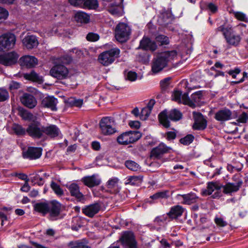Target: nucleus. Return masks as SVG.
<instances>
[{
  "label": "nucleus",
  "mask_w": 248,
  "mask_h": 248,
  "mask_svg": "<svg viewBox=\"0 0 248 248\" xmlns=\"http://www.w3.org/2000/svg\"><path fill=\"white\" fill-rule=\"evenodd\" d=\"M242 168H243L242 164H241V166L239 168H237V167H234L232 165H230V164H228V165L227 166V170L231 173L233 172L234 170H236L237 171H240L242 170Z\"/></svg>",
  "instance_id": "0e129e2a"
},
{
  "label": "nucleus",
  "mask_w": 248,
  "mask_h": 248,
  "mask_svg": "<svg viewBox=\"0 0 248 248\" xmlns=\"http://www.w3.org/2000/svg\"><path fill=\"white\" fill-rule=\"evenodd\" d=\"M19 55L15 52H11L0 55V64L11 66L16 63Z\"/></svg>",
  "instance_id": "4468645a"
},
{
  "label": "nucleus",
  "mask_w": 248,
  "mask_h": 248,
  "mask_svg": "<svg viewBox=\"0 0 248 248\" xmlns=\"http://www.w3.org/2000/svg\"><path fill=\"white\" fill-rule=\"evenodd\" d=\"M214 221L216 225L219 227H224L227 225V222L221 217H216Z\"/></svg>",
  "instance_id": "4d7b16f0"
},
{
  "label": "nucleus",
  "mask_w": 248,
  "mask_h": 248,
  "mask_svg": "<svg viewBox=\"0 0 248 248\" xmlns=\"http://www.w3.org/2000/svg\"><path fill=\"white\" fill-rule=\"evenodd\" d=\"M194 123L193 124V128L194 130H202L206 128L207 126V121L204 118L203 115L200 113L194 112Z\"/></svg>",
  "instance_id": "dca6fc26"
},
{
  "label": "nucleus",
  "mask_w": 248,
  "mask_h": 248,
  "mask_svg": "<svg viewBox=\"0 0 248 248\" xmlns=\"http://www.w3.org/2000/svg\"><path fill=\"white\" fill-rule=\"evenodd\" d=\"M86 39L88 41L94 42L99 39V36L97 33L90 32L87 35Z\"/></svg>",
  "instance_id": "6e6d98bb"
},
{
  "label": "nucleus",
  "mask_w": 248,
  "mask_h": 248,
  "mask_svg": "<svg viewBox=\"0 0 248 248\" xmlns=\"http://www.w3.org/2000/svg\"><path fill=\"white\" fill-rule=\"evenodd\" d=\"M27 133L34 139H40L43 137V125L38 122L31 123L27 128Z\"/></svg>",
  "instance_id": "9d476101"
},
{
  "label": "nucleus",
  "mask_w": 248,
  "mask_h": 248,
  "mask_svg": "<svg viewBox=\"0 0 248 248\" xmlns=\"http://www.w3.org/2000/svg\"><path fill=\"white\" fill-rule=\"evenodd\" d=\"M194 139V137L192 134H188L185 137L181 138L179 141L185 145H188L192 143Z\"/></svg>",
  "instance_id": "de8ad7c7"
},
{
  "label": "nucleus",
  "mask_w": 248,
  "mask_h": 248,
  "mask_svg": "<svg viewBox=\"0 0 248 248\" xmlns=\"http://www.w3.org/2000/svg\"><path fill=\"white\" fill-rule=\"evenodd\" d=\"M243 184L242 180H238L236 183H227L225 185H221L223 188V192L225 194H230L239 190Z\"/></svg>",
  "instance_id": "aec40b11"
},
{
  "label": "nucleus",
  "mask_w": 248,
  "mask_h": 248,
  "mask_svg": "<svg viewBox=\"0 0 248 248\" xmlns=\"http://www.w3.org/2000/svg\"><path fill=\"white\" fill-rule=\"evenodd\" d=\"M50 187L57 196H61L63 195V190L56 183L52 181L50 184Z\"/></svg>",
  "instance_id": "37998d69"
},
{
  "label": "nucleus",
  "mask_w": 248,
  "mask_h": 248,
  "mask_svg": "<svg viewBox=\"0 0 248 248\" xmlns=\"http://www.w3.org/2000/svg\"><path fill=\"white\" fill-rule=\"evenodd\" d=\"M22 42L28 49H32L37 46L38 44L37 39L34 35H28L25 37L23 39Z\"/></svg>",
  "instance_id": "c756f323"
},
{
  "label": "nucleus",
  "mask_w": 248,
  "mask_h": 248,
  "mask_svg": "<svg viewBox=\"0 0 248 248\" xmlns=\"http://www.w3.org/2000/svg\"><path fill=\"white\" fill-rule=\"evenodd\" d=\"M207 7L212 14H214L217 12V6L213 3H209L207 5Z\"/></svg>",
  "instance_id": "052dcab7"
},
{
  "label": "nucleus",
  "mask_w": 248,
  "mask_h": 248,
  "mask_svg": "<svg viewBox=\"0 0 248 248\" xmlns=\"http://www.w3.org/2000/svg\"><path fill=\"white\" fill-rule=\"evenodd\" d=\"M8 91L3 88H0V102H3L9 98Z\"/></svg>",
  "instance_id": "603ef678"
},
{
  "label": "nucleus",
  "mask_w": 248,
  "mask_h": 248,
  "mask_svg": "<svg viewBox=\"0 0 248 248\" xmlns=\"http://www.w3.org/2000/svg\"><path fill=\"white\" fill-rule=\"evenodd\" d=\"M171 151L172 148L170 147L167 146L165 144L161 142L152 150L151 157L155 159H160L164 154L170 153Z\"/></svg>",
  "instance_id": "ddd939ff"
},
{
  "label": "nucleus",
  "mask_w": 248,
  "mask_h": 248,
  "mask_svg": "<svg viewBox=\"0 0 248 248\" xmlns=\"http://www.w3.org/2000/svg\"><path fill=\"white\" fill-rule=\"evenodd\" d=\"M26 78L29 80L35 82L42 81V77H40L38 74L34 71H31L30 74L26 75Z\"/></svg>",
  "instance_id": "a19ab883"
},
{
  "label": "nucleus",
  "mask_w": 248,
  "mask_h": 248,
  "mask_svg": "<svg viewBox=\"0 0 248 248\" xmlns=\"http://www.w3.org/2000/svg\"><path fill=\"white\" fill-rule=\"evenodd\" d=\"M177 197H181L183 201L181 203L185 205H191L196 203L199 198L193 192H190L186 194H178Z\"/></svg>",
  "instance_id": "4be33fe9"
},
{
  "label": "nucleus",
  "mask_w": 248,
  "mask_h": 248,
  "mask_svg": "<svg viewBox=\"0 0 248 248\" xmlns=\"http://www.w3.org/2000/svg\"><path fill=\"white\" fill-rule=\"evenodd\" d=\"M12 129L18 136H24L27 133V129L18 124H14L12 126Z\"/></svg>",
  "instance_id": "4c0bfd02"
},
{
  "label": "nucleus",
  "mask_w": 248,
  "mask_h": 248,
  "mask_svg": "<svg viewBox=\"0 0 248 248\" xmlns=\"http://www.w3.org/2000/svg\"><path fill=\"white\" fill-rule=\"evenodd\" d=\"M240 72L241 70L239 68L236 67L234 70H230L228 71V74L231 76L233 78H236V76Z\"/></svg>",
  "instance_id": "680f3d73"
},
{
  "label": "nucleus",
  "mask_w": 248,
  "mask_h": 248,
  "mask_svg": "<svg viewBox=\"0 0 248 248\" xmlns=\"http://www.w3.org/2000/svg\"><path fill=\"white\" fill-rule=\"evenodd\" d=\"M31 181L33 183V185L37 184L39 186H43L44 183L43 178L37 174H35L34 175L31 177Z\"/></svg>",
  "instance_id": "a18cd8bd"
},
{
  "label": "nucleus",
  "mask_w": 248,
  "mask_h": 248,
  "mask_svg": "<svg viewBox=\"0 0 248 248\" xmlns=\"http://www.w3.org/2000/svg\"><path fill=\"white\" fill-rule=\"evenodd\" d=\"M170 78H167L160 81V86L162 92H165L170 85Z\"/></svg>",
  "instance_id": "09e8293b"
},
{
  "label": "nucleus",
  "mask_w": 248,
  "mask_h": 248,
  "mask_svg": "<svg viewBox=\"0 0 248 248\" xmlns=\"http://www.w3.org/2000/svg\"><path fill=\"white\" fill-rule=\"evenodd\" d=\"M101 205L98 202L85 206L82 208V213L89 217H93L100 210Z\"/></svg>",
  "instance_id": "6ab92c4d"
},
{
  "label": "nucleus",
  "mask_w": 248,
  "mask_h": 248,
  "mask_svg": "<svg viewBox=\"0 0 248 248\" xmlns=\"http://www.w3.org/2000/svg\"><path fill=\"white\" fill-rule=\"evenodd\" d=\"M58 100L53 96H47L42 101L41 105L43 107L49 108L52 111L57 110L56 105Z\"/></svg>",
  "instance_id": "cd10ccee"
},
{
  "label": "nucleus",
  "mask_w": 248,
  "mask_h": 248,
  "mask_svg": "<svg viewBox=\"0 0 248 248\" xmlns=\"http://www.w3.org/2000/svg\"><path fill=\"white\" fill-rule=\"evenodd\" d=\"M232 13L233 14L234 17L237 20L245 22H248L247 16L243 12L233 11Z\"/></svg>",
  "instance_id": "49530a36"
},
{
  "label": "nucleus",
  "mask_w": 248,
  "mask_h": 248,
  "mask_svg": "<svg viewBox=\"0 0 248 248\" xmlns=\"http://www.w3.org/2000/svg\"><path fill=\"white\" fill-rule=\"evenodd\" d=\"M137 78V74L135 72L130 71L127 73L126 76V79L130 81H134Z\"/></svg>",
  "instance_id": "13d9d810"
},
{
  "label": "nucleus",
  "mask_w": 248,
  "mask_h": 248,
  "mask_svg": "<svg viewBox=\"0 0 248 248\" xmlns=\"http://www.w3.org/2000/svg\"><path fill=\"white\" fill-rule=\"evenodd\" d=\"M124 164L127 169L132 171H138L140 169V165L132 160H126Z\"/></svg>",
  "instance_id": "ea45409f"
},
{
  "label": "nucleus",
  "mask_w": 248,
  "mask_h": 248,
  "mask_svg": "<svg viewBox=\"0 0 248 248\" xmlns=\"http://www.w3.org/2000/svg\"><path fill=\"white\" fill-rule=\"evenodd\" d=\"M18 111L19 115L24 120H31L32 117V114L23 108H19Z\"/></svg>",
  "instance_id": "c03bdc74"
},
{
  "label": "nucleus",
  "mask_w": 248,
  "mask_h": 248,
  "mask_svg": "<svg viewBox=\"0 0 248 248\" xmlns=\"http://www.w3.org/2000/svg\"><path fill=\"white\" fill-rule=\"evenodd\" d=\"M130 33V28L126 24L120 23L116 27L115 37L118 42L124 43L128 40Z\"/></svg>",
  "instance_id": "0eeeda50"
},
{
  "label": "nucleus",
  "mask_w": 248,
  "mask_h": 248,
  "mask_svg": "<svg viewBox=\"0 0 248 248\" xmlns=\"http://www.w3.org/2000/svg\"><path fill=\"white\" fill-rule=\"evenodd\" d=\"M67 104L72 107H80L83 104V100L71 97L67 100Z\"/></svg>",
  "instance_id": "79ce46f5"
},
{
  "label": "nucleus",
  "mask_w": 248,
  "mask_h": 248,
  "mask_svg": "<svg viewBox=\"0 0 248 248\" xmlns=\"http://www.w3.org/2000/svg\"><path fill=\"white\" fill-rule=\"evenodd\" d=\"M202 98V93L201 91L196 92L191 95V99L196 103H199Z\"/></svg>",
  "instance_id": "5fc2aeb1"
},
{
  "label": "nucleus",
  "mask_w": 248,
  "mask_h": 248,
  "mask_svg": "<svg viewBox=\"0 0 248 248\" xmlns=\"http://www.w3.org/2000/svg\"><path fill=\"white\" fill-rule=\"evenodd\" d=\"M141 177L139 176H129L127 178L125 184H129L133 186H138L141 183Z\"/></svg>",
  "instance_id": "f704fd0d"
},
{
  "label": "nucleus",
  "mask_w": 248,
  "mask_h": 248,
  "mask_svg": "<svg viewBox=\"0 0 248 248\" xmlns=\"http://www.w3.org/2000/svg\"><path fill=\"white\" fill-rule=\"evenodd\" d=\"M21 103L29 108H33L37 105L36 98L31 94L24 93L20 98Z\"/></svg>",
  "instance_id": "f3484780"
},
{
  "label": "nucleus",
  "mask_w": 248,
  "mask_h": 248,
  "mask_svg": "<svg viewBox=\"0 0 248 248\" xmlns=\"http://www.w3.org/2000/svg\"><path fill=\"white\" fill-rule=\"evenodd\" d=\"M232 116V111L228 108H224L217 111L215 115V119L219 122H225L231 119Z\"/></svg>",
  "instance_id": "5701e85b"
},
{
  "label": "nucleus",
  "mask_w": 248,
  "mask_h": 248,
  "mask_svg": "<svg viewBox=\"0 0 248 248\" xmlns=\"http://www.w3.org/2000/svg\"><path fill=\"white\" fill-rule=\"evenodd\" d=\"M118 241V243H121L124 248H138L135 235L131 231L123 232Z\"/></svg>",
  "instance_id": "6e6552de"
},
{
  "label": "nucleus",
  "mask_w": 248,
  "mask_h": 248,
  "mask_svg": "<svg viewBox=\"0 0 248 248\" xmlns=\"http://www.w3.org/2000/svg\"><path fill=\"white\" fill-rule=\"evenodd\" d=\"M166 139L168 140H174L176 137V133L173 131H168L166 133Z\"/></svg>",
  "instance_id": "774afa93"
},
{
  "label": "nucleus",
  "mask_w": 248,
  "mask_h": 248,
  "mask_svg": "<svg viewBox=\"0 0 248 248\" xmlns=\"http://www.w3.org/2000/svg\"><path fill=\"white\" fill-rule=\"evenodd\" d=\"M141 134L137 131H129L123 133L117 138V141L121 145H128L138 140Z\"/></svg>",
  "instance_id": "423d86ee"
},
{
  "label": "nucleus",
  "mask_w": 248,
  "mask_h": 248,
  "mask_svg": "<svg viewBox=\"0 0 248 248\" xmlns=\"http://www.w3.org/2000/svg\"><path fill=\"white\" fill-rule=\"evenodd\" d=\"M222 188L221 185H220L217 182H210L207 183V189L202 191L203 195H211L215 190H219Z\"/></svg>",
  "instance_id": "c85d7f7f"
},
{
  "label": "nucleus",
  "mask_w": 248,
  "mask_h": 248,
  "mask_svg": "<svg viewBox=\"0 0 248 248\" xmlns=\"http://www.w3.org/2000/svg\"><path fill=\"white\" fill-rule=\"evenodd\" d=\"M151 112V111L149 109H148V108H146V107L143 108L140 115V119L141 120H146L150 115Z\"/></svg>",
  "instance_id": "3c124183"
},
{
  "label": "nucleus",
  "mask_w": 248,
  "mask_h": 248,
  "mask_svg": "<svg viewBox=\"0 0 248 248\" xmlns=\"http://www.w3.org/2000/svg\"><path fill=\"white\" fill-rule=\"evenodd\" d=\"M81 181L84 185L90 188L97 186L101 183V179L96 174L85 176L82 178Z\"/></svg>",
  "instance_id": "b1692460"
},
{
  "label": "nucleus",
  "mask_w": 248,
  "mask_h": 248,
  "mask_svg": "<svg viewBox=\"0 0 248 248\" xmlns=\"http://www.w3.org/2000/svg\"><path fill=\"white\" fill-rule=\"evenodd\" d=\"M182 93V92L179 91H174L172 95V99L175 101H179L181 99Z\"/></svg>",
  "instance_id": "69168bd1"
},
{
  "label": "nucleus",
  "mask_w": 248,
  "mask_h": 248,
  "mask_svg": "<svg viewBox=\"0 0 248 248\" xmlns=\"http://www.w3.org/2000/svg\"><path fill=\"white\" fill-rule=\"evenodd\" d=\"M171 220L170 218L168 213L166 214H163L162 215L157 216L154 219L153 222L155 225L161 226L166 224L168 222L170 221Z\"/></svg>",
  "instance_id": "2f4dec72"
},
{
  "label": "nucleus",
  "mask_w": 248,
  "mask_h": 248,
  "mask_svg": "<svg viewBox=\"0 0 248 248\" xmlns=\"http://www.w3.org/2000/svg\"><path fill=\"white\" fill-rule=\"evenodd\" d=\"M68 69L62 64L54 65L50 70V75L58 79L66 78L68 75Z\"/></svg>",
  "instance_id": "f8f14e48"
},
{
  "label": "nucleus",
  "mask_w": 248,
  "mask_h": 248,
  "mask_svg": "<svg viewBox=\"0 0 248 248\" xmlns=\"http://www.w3.org/2000/svg\"><path fill=\"white\" fill-rule=\"evenodd\" d=\"M83 4L84 8L89 9H96L98 7L97 0H84Z\"/></svg>",
  "instance_id": "e433bc0d"
},
{
  "label": "nucleus",
  "mask_w": 248,
  "mask_h": 248,
  "mask_svg": "<svg viewBox=\"0 0 248 248\" xmlns=\"http://www.w3.org/2000/svg\"><path fill=\"white\" fill-rule=\"evenodd\" d=\"M176 50L166 51L158 54L153 59L152 64V71L154 73H157L167 67L169 62H171L177 57Z\"/></svg>",
  "instance_id": "7ed1b4c3"
},
{
  "label": "nucleus",
  "mask_w": 248,
  "mask_h": 248,
  "mask_svg": "<svg viewBox=\"0 0 248 248\" xmlns=\"http://www.w3.org/2000/svg\"><path fill=\"white\" fill-rule=\"evenodd\" d=\"M185 208L180 205H176L170 207V211L167 213L171 220L176 219L181 217L184 212Z\"/></svg>",
  "instance_id": "a878e982"
},
{
  "label": "nucleus",
  "mask_w": 248,
  "mask_h": 248,
  "mask_svg": "<svg viewBox=\"0 0 248 248\" xmlns=\"http://www.w3.org/2000/svg\"><path fill=\"white\" fill-rule=\"evenodd\" d=\"M183 99L185 101V103L188 105L189 106L192 108H195L196 107V102H194L191 98H189L187 93H185L182 96Z\"/></svg>",
  "instance_id": "8fccbe9b"
},
{
  "label": "nucleus",
  "mask_w": 248,
  "mask_h": 248,
  "mask_svg": "<svg viewBox=\"0 0 248 248\" xmlns=\"http://www.w3.org/2000/svg\"><path fill=\"white\" fill-rule=\"evenodd\" d=\"M16 41V36L11 33H5L0 36V52L14 47Z\"/></svg>",
  "instance_id": "1a4fd4ad"
},
{
  "label": "nucleus",
  "mask_w": 248,
  "mask_h": 248,
  "mask_svg": "<svg viewBox=\"0 0 248 248\" xmlns=\"http://www.w3.org/2000/svg\"><path fill=\"white\" fill-rule=\"evenodd\" d=\"M34 210L43 216L48 214L50 220L54 221L58 219L63 206L56 200L36 203L34 206Z\"/></svg>",
  "instance_id": "f257e3e1"
},
{
  "label": "nucleus",
  "mask_w": 248,
  "mask_h": 248,
  "mask_svg": "<svg viewBox=\"0 0 248 248\" xmlns=\"http://www.w3.org/2000/svg\"><path fill=\"white\" fill-rule=\"evenodd\" d=\"M61 134L58 127L55 124L45 126L43 125V135H45L51 138H55Z\"/></svg>",
  "instance_id": "393cba45"
},
{
  "label": "nucleus",
  "mask_w": 248,
  "mask_h": 248,
  "mask_svg": "<svg viewBox=\"0 0 248 248\" xmlns=\"http://www.w3.org/2000/svg\"><path fill=\"white\" fill-rule=\"evenodd\" d=\"M247 25L243 23H240L235 27L229 24H224L216 29V32L222 33L227 43L233 46H237L240 45L242 38L239 34H235V29L239 30L243 33V30L245 29Z\"/></svg>",
  "instance_id": "f03ea898"
},
{
  "label": "nucleus",
  "mask_w": 248,
  "mask_h": 248,
  "mask_svg": "<svg viewBox=\"0 0 248 248\" xmlns=\"http://www.w3.org/2000/svg\"><path fill=\"white\" fill-rule=\"evenodd\" d=\"M120 50L117 47L112 48L100 53L98 57L99 63L103 66H107L111 64L120 57Z\"/></svg>",
  "instance_id": "39448f33"
},
{
  "label": "nucleus",
  "mask_w": 248,
  "mask_h": 248,
  "mask_svg": "<svg viewBox=\"0 0 248 248\" xmlns=\"http://www.w3.org/2000/svg\"><path fill=\"white\" fill-rule=\"evenodd\" d=\"M129 125L131 128L138 129L140 127V124L138 121H130L128 123Z\"/></svg>",
  "instance_id": "338daca9"
},
{
  "label": "nucleus",
  "mask_w": 248,
  "mask_h": 248,
  "mask_svg": "<svg viewBox=\"0 0 248 248\" xmlns=\"http://www.w3.org/2000/svg\"><path fill=\"white\" fill-rule=\"evenodd\" d=\"M42 151V149L41 148L29 147L27 151L22 152V156L24 158L36 159L41 156Z\"/></svg>",
  "instance_id": "2eb2a0df"
},
{
  "label": "nucleus",
  "mask_w": 248,
  "mask_h": 248,
  "mask_svg": "<svg viewBox=\"0 0 248 248\" xmlns=\"http://www.w3.org/2000/svg\"><path fill=\"white\" fill-rule=\"evenodd\" d=\"M155 41L159 46H162L167 45L170 43V40L168 37L166 35L159 34L155 37Z\"/></svg>",
  "instance_id": "58836bf2"
},
{
  "label": "nucleus",
  "mask_w": 248,
  "mask_h": 248,
  "mask_svg": "<svg viewBox=\"0 0 248 248\" xmlns=\"http://www.w3.org/2000/svg\"><path fill=\"white\" fill-rule=\"evenodd\" d=\"M75 18L77 22L87 23L90 20V16L86 13L78 11L75 14Z\"/></svg>",
  "instance_id": "72a5a7b5"
},
{
  "label": "nucleus",
  "mask_w": 248,
  "mask_h": 248,
  "mask_svg": "<svg viewBox=\"0 0 248 248\" xmlns=\"http://www.w3.org/2000/svg\"><path fill=\"white\" fill-rule=\"evenodd\" d=\"M182 113L178 109L174 108L168 111L164 110L158 115V119L160 124L165 128H168L170 126V122L169 120L176 122L182 118Z\"/></svg>",
  "instance_id": "20e7f679"
},
{
  "label": "nucleus",
  "mask_w": 248,
  "mask_h": 248,
  "mask_svg": "<svg viewBox=\"0 0 248 248\" xmlns=\"http://www.w3.org/2000/svg\"><path fill=\"white\" fill-rule=\"evenodd\" d=\"M66 187L70 192L71 195L75 197L78 201L82 202L84 200V196L80 192L79 187L77 184L72 183L69 185H67Z\"/></svg>",
  "instance_id": "412c9836"
},
{
  "label": "nucleus",
  "mask_w": 248,
  "mask_h": 248,
  "mask_svg": "<svg viewBox=\"0 0 248 248\" xmlns=\"http://www.w3.org/2000/svg\"><path fill=\"white\" fill-rule=\"evenodd\" d=\"M19 62L20 65L22 66L32 68L37 64L38 60L34 56L27 55L20 58Z\"/></svg>",
  "instance_id": "bb28decb"
},
{
  "label": "nucleus",
  "mask_w": 248,
  "mask_h": 248,
  "mask_svg": "<svg viewBox=\"0 0 248 248\" xmlns=\"http://www.w3.org/2000/svg\"><path fill=\"white\" fill-rule=\"evenodd\" d=\"M118 179L117 178L110 179L107 183V187L108 189L106 191L112 194L117 193L118 192Z\"/></svg>",
  "instance_id": "7c9ffc66"
},
{
  "label": "nucleus",
  "mask_w": 248,
  "mask_h": 248,
  "mask_svg": "<svg viewBox=\"0 0 248 248\" xmlns=\"http://www.w3.org/2000/svg\"><path fill=\"white\" fill-rule=\"evenodd\" d=\"M248 119V115L245 112H243L241 115H240L236 120L237 123H246Z\"/></svg>",
  "instance_id": "bf43d9fd"
},
{
  "label": "nucleus",
  "mask_w": 248,
  "mask_h": 248,
  "mask_svg": "<svg viewBox=\"0 0 248 248\" xmlns=\"http://www.w3.org/2000/svg\"><path fill=\"white\" fill-rule=\"evenodd\" d=\"M68 246L69 248H91L87 242L81 240L71 241Z\"/></svg>",
  "instance_id": "473e14b6"
},
{
  "label": "nucleus",
  "mask_w": 248,
  "mask_h": 248,
  "mask_svg": "<svg viewBox=\"0 0 248 248\" xmlns=\"http://www.w3.org/2000/svg\"><path fill=\"white\" fill-rule=\"evenodd\" d=\"M9 15L7 10L0 7V19H6Z\"/></svg>",
  "instance_id": "e2e57ef3"
},
{
  "label": "nucleus",
  "mask_w": 248,
  "mask_h": 248,
  "mask_svg": "<svg viewBox=\"0 0 248 248\" xmlns=\"http://www.w3.org/2000/svg\"><path fill=\"white\" fill-rule=\"evenodd\" d=\"M139 47L143 50L154 51L157 49V45L155 41L144 36L140 41Z\"/></svg>",
  "instance_id": "a211bd4d"
},
{
  "label": "nucleus",
  "mask_w": 248,
  "mask_h": 248,
  "mask_svg": "<svg viewBox=\"0 0 248 248\" xmlns=\"http://www.w3.org/2000/svg\"><path fill=\"white\" fill-rule=\"evenodd\" d=\"M169 191L168 190L161 191L151 196L150 198L153 200H156L159 199H167L169 197Z\"/></svg>",
  "instance_id": "c9c22d12"
},
{
  "label": "nucleus",
  "mask_w": 248,
  "mask_h": 248,
  "mask_svg": "<svg viewBox=\"0 0 248 248\" xmlns=\"http://www.w3.org/2000/svg\"><path fill=\"white\" fill-rule=\"evenodd\" d=\"M200 221L201 224L206 225L205 226L202 227L203 229L209 228L212 224V222L211 220L205 216L201 217Z\"/></svg>",
  "instance_id": "864d4df0"
},
{
  "label": "nucleus",
  "mask_w": 248,
  "mask_h": 248,
  "mask_svg": "<svg viewBox=\"0 0 248 248\" xmlns=\"http://www.w3.org/2000/svg\"><path fill=\"white\" fill-rule=\"evenodd\" d=\"M114 121L110 117H104L100 122L99 125L102 133L105 135H110L116 132L113 126Z\"/></svg>",
  "instance_id": "9b49d317"
}]
</instances>
